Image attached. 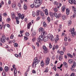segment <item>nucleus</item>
<instances>
[{"mask_svg":"<svg viewBox=\"0 0 76 76\" xmlns=\"http://www.w3.org/2000/svg\"><path fill=\"white\" fill-rule=\"evenodd\" d=\"M42 3V0H35L34 1V4H31L30 7L31 8H33L35 6L36 8H38L40 6V5Z\"/></svg>","mask_w":76,"mask_h":76,"instance_id":"obj_1","label":"nucleus"},{"mask_svg":"<svg viewBox=\"0 0 76 76\" xmlns=\"http://www.w3.org/2000/svg\"><path fill=\"white\" fill-rule=\"evenodd\" d=\"M6 41V36L4 35H3L2 37L0 38V42L3 43L5 42Z\"/></svg>","mask_w":76,"mask_h":76,"instance_id":"obj_2","label":"nucleus"},{"mask_svg":"<svg viewBox=\"0 0 76 76\" xmlns=\"http://www.w3.org/2000/svg\"><path fill=\"white\" fill-rule=\"evenodd\" d=\"M38 59L37 58H35L34 59V62H33V64L32 65V66L34 67V64H35V66H36V65L38 63Z\"/></svg>","mask_w":76,"mask_h":76,"instance_id":"obj_3","label":"nucleus"},{"mask_svg":"<svg viewBox=\"0 0 76 76\" xmlns=\"http://www.w3.org/2000/svg\"><path fill=\"white\" fill-rule=\"evenodd\" d=\"M44 39V38L43 37V36H39V38H38L37 39V41L38 42H40L41 41H42V40Z\"/></svg>","mask_w":76,"mask_h":76,"instance_id":"obj_4","label":"nucleus"},{"mask_svg":"<svg viewBox=\"0 0 76 76\" xmlns=\"http://www.w3.org/2000/svg\"><path fill=\"white\" fill-rule=\"evenodd\" d=\"M48 38L51 40L52 41H54V37L52 34H48Z\"/></svg>","mask_w":76,"mask_h":76,"instance_id":"obj_5","label":"nucleus"},{"mask_svg":"<svg viewBox=\"0 0 76 76\" xmlns=\"http://www.w3.org/2000/svg\"><path fill=\"white\" fill-rule=\"evenodd\" d=\"M71 33L72 36H73V37L75 36V28H73L71 29Z\"/></svg>","mask_w":76,"mask_h":76,"instance_id":"obj_6","label":"nucleus"},{"mask_svg":"<svg viewBox=\"0 0 76 76\" xmlns=\"http://www.w3.org/2000/svg\"><path fill=\"white\" fill-rule=\"evenodd\" d=\"M69 1L70 4H76V2L75 0H69Z\"/></svg>","mask_w":76,"mask_h":76,"instance_id":"obj_7","label":"nucleus"},{"mask_svg":"<svg viewBox=\"0 0 76 76\" xmlns=\"http://www.w3.org/2000/svg\"><path fill=\"white\" fill-rule=\"evenodd\" d=\"M50 58L47 57V59L45 60V63H46L47 65L49 64L50 63Z\"/></svg>","mask_w":76,"mask_h":76,"instance_id":"obj_8","label":"nucleus"},{"mask_svg":"<svg viewBox=\"0 0 76 76\" xmlns=\"http://www.w3.org/2000/svg\"><path fill=\"white\" fill-rule=\"evenodd\" d=\"M39 12H40V11H39V10H38L37 11L36 15L37 16H38V17H37L36 19V20H39V19H40V17H39Z\"/></svg>","mask_w":76,"mask_h":76,"instance_id":"obj_9","label":"nucleus"},{"mask_svg":"<svg viewBox=\"0 0 76 76\" xmlns=\"http://www.w3.org/2000/svg\"><path fill=\"white\" fill-rule=\"evenodd\" d=\"M18 16L19 19H20V18H21V19H23V18L25 17V16H24L21 15V14L20 13H18Z\"/></svg>","mask_w":76,"mask_h":76,"instance_id":"obj_10","label":"nucleus"},{"mask_svg":"<svg viewBox=\"0 0 76 76\" xmlns=\"http://www.w3.org/2000/svg\"><path fill=\"white\" fill-rule=\"evenodd\" d=\"M48 40V36H45V37L43 38V41L45 42H46V41H47Z\"/></svg>","mask_w":76,"mask_h":76,"instance_id":"obj_11","label":"nucleus"},{"mask_svg":"<svg viewBox=\"0 0 76 76\" xmlns=\"http://www.w3.org/2000/svg\"><path fill=\"white\" fill-rule=\"evenodd\" d=\"M44 30V28L42 27H40L39 28V32H43Z\"/></svg>","mask_w":76,"mask_h":76,"instance_id":"obj_12","label":"nucleus"},{"mask_svg":"<svg viewBox=\"0 0 76 76\" xmlns=\"http://www.w3.org/2000/svg\"><path fill=\"white\" fill-rule=\"evenodd\" d=\"M43 50H45V51H44L45 53H47V48L46 47H45V46H43Z\"/></svg>","mask_w":76,"mask_h":76,"instance_id":"obj_13","label":"nucleus"},{"mask_svg":"<svg viewBox=\"0 0 76 76\" xmlns=\"http://www.w3.org/2000/svg\"><path fill=\"white\" fill-rule=\"evenodd\" d=\"M24 32V31L23 30L22 31V30H21L20 31V34H21V35H20V34H19L18 35V37H21L22 36V37H23V35L22 34V33H23Z\"/></svg>","mask_w":76,"mask_h":76,"instance_id":"obj_14","label":"nucleus"},{"mask_svg":"<svg viewBox=\"0 0 76 76\" xmlns=\"http://www.w3.org/2000/svg\"><path fill=\"white\" fill-rule=\"evenodd\" d=\"M9 70V68L8 66H5V72H8V71Z\"/></svg>","mask_w":76,"mask_h":76,"instance_id":"obj_15","label":"nucleus"},{"mask_svg":"<svg viewBox=\"0 0 76 76\" xmlns=\"http://www.w3.org/2000/svg\"><path fill=\"white\" fill-rule=\"evenodd\" d=\"M66 15H69V13H70V10H69L68 8H67L66 9Z\"/></svg>","mask_w":76,"mask_h":76,"instance_id":"obj_16","label":"nucleus"},{"mask_svg":"<svg viewBox=\"0 0 76 76\" xmlns=\"http://www.w3.org/2000/svg\"><path fill=\"white\" fill-rule=\"evenodd\" d=\"M63 64L64 66H65L66 68H67V64L65 62H64L63 63Z\"/></svg>","mask_w":76,"mask_h":76,"instance_id":"obj_17","label":"nucleus"},{"mask_svg":"<svg viewBox=\"0 0 76 76\" xmlns=\"http://www.w3.org/2000/svg\"><path fill=\"white\" fill-rule=\"evenodd\" d=\"M72 8L73 10H74V13H76V9L75 8V7L74 6H72Z\"/></svg>","mask_w":76,"mask_h":76,"instance_id":"obj_18","label":"nucleus"},{"mask_svg":"<svg viewBox=\"0 0 76 76\" xmlns=\"http://www.w3.org/2000/svg\"><path fill=\"white\" fill-rule=\"evenodd\" d=\"M41 34H43V35H44V36L46 34H47V32L44 31V30L43 31V32H41Z\"/></svg>","mask_w":76,"mask_h":76,"instance_id":"obj_19","label":"nucleus"},{"mask_svg":"<svg viewBox=\"0 0 76 76\" xmlns=\"http://www.w3.org/2000/svg\"><path fill=\"white\" fill-rule=\"evenodd\" d=\"M62 18L63 20H65L66 18V16L65 15H63L62 16Z\"/></svg>","mask_w":76,"mask_h":76,"instance_id":"obj_20","label":"nucleus"},{"mask_svg":"<svg viewBox=\"0 0 76 76\" xmlns=\"http://www.w3.org/2000/svg\"><path fill=\"white\" fill-rule=\"evenodd\" d=\"M31 25V22L28 23L27 26L28 29H29V28H30V25Z\"/></svg>","mask_w":76,"mask_h":76,"instance_id":"obj_21","label":"nucleus"},{"mask_svg":"<svg viewBox=\"0 0 76 76\" xmlns=\"http://www.w3.org/2000/svg\"><path fill=\"white\" fill-rule=\"evenodd\" d=\"M67 55L68 57H70L71 58H73V56L70 53H67Z\"/></svg>","mask_w":76,"mask_h":76,"instance_id":"obj_22","label":"nucleus"},{"mask_svg":"<svg viewBox=\"0 0 76 76\" xmlns=\"http://www.w3.org/2000/svg\"><path fill=\"white\" fill-rule=\"evenodd\" d=\"M41 66L43 67L44 65V63L43 62V61H42L41 62Z\"/></svg>","mask_w":76,"mask_h":76,"instance_id":"obj_23","label":"nucleus"},{"mask_svg":"<svg viewBox=\"0 0 76 76\" xmlns=\"http://www.w3.org/2000/svg\"><path fill=\"white\" fill-rule=\"evenodd\" d=\"M68 61L70 64H72V63H73V60L72 59L69 60Z\"/></svg>","mask_w":76,"mask_h":76,"instance_id":"obj_24","label":"nucleus"},{"mask_svg":"<svg viewBox=\"0 0 76 76\" xmlns=\"http://www.w3.org/2000/svg\"><path fill=\"white\" fill-rule=\"evenodd\" d=\"M76 62H74V63H73V65H72V67H73V68H74L75 67V66H76Z\"/></svg>","mask_w":76,"mask_h":76,"instance_id":"obj_25","label":"nucleus"},{"mask_svg":"<svg viewBox=\"0 0 76 76\" xmlns=\"http://www.w3.org/2000/svg\"><path fill=\"white\" fill-rule=\"evenodd\" d=\"M12 7L13 9H15L16 8V5L14 4H12Z\"/></svg>","mask_w":76,"mask_h":76,"instance_id":"obj_26","label":"nucleus"},{"mask_svg":"<svg viewBox=\"0 0 76 76\" xmlns=\"http://www.w3.org/2000/svg\"><path fill=\"white\" fill-rule=\"evenodd\" d=\"M59 59L60 61H61L62 59H63V57L61 56V55L59 56Z\"/></svg>","mask_w":76,"mask_h":76,"instance_id":"obj_27","label":"nucleus"},{"mask_svg":"<svg viewBox=\"0 0 76 76\" xmlns=\"http://www.w3.org/2000/svg\"><path fill=\"white\" fill-rule=\"evenodd\" d=\"M68 26H69L72 24V21L71 20H69L68 21Z\"/></svg>","mask_w":76,"mask_h":76,"instance_id":"obj_28","label":"nucleus"},{"mask_svg":"<svg viewBox=\"0 0 76 76\" xmlns=\"http://www.w3.org/2000/svg\"><path fill=\"white\" fill-rule=\"evenodd\" d=\"M36 34L37 33H36V32L35 31H33V35L32 34L31 36H32V37H34V36H35V35H36Z\"/></svg>","mask_w":76,"mask_h":76,"instance_id":"obj_29","label":"nucleus"},{"mask_svg":"<svg viewBox=\"0 0 76 76\" xmlns=\"http://www.w3.org/2000/svg\"><path fill=\"white\" fill-rule=\"evenodd\" d=\"M24 10H27V6H26V4H25L24 6Z\"/></svg>","mask_w":76,"mask_h":76,"instance_id":"obj_30","label":"nucleus"},{"mask_svg":"<svg viewBox=\"0 0 76 76\" xmlns=\"http://www.w3.org/2000/svg\"><path fill=\"white\" fill-rule=\"evenodd\" d=\"M54 14L53 13H50V16H51V18H53L54 17V16H53V15Z\"/></svg>","mask_w":76,"mask_h":76,"instance_id":"obj_31","label":"nucleus"},{"mask_svg":"<svg viewBox=\"0 0 76 76\" xmlns=\"http://www.w3.org/2000/svg\"><path fill=\"white\" fill-rule=\"evenodd\" d=\"M14 76H16V73H17V70H14Z\"/></svg>","mask_w":76,"mask_h":76,"instance_id":"obj_32","label":"nucleus"},{"mask_svg":"<svg viewBox=\"0 0 76 76\" xmlns=\"http://www.w3.org/2000/svg\"><path fill=\"white\" fill-rule=\"evenodd\" d=\"M54 15L56 18H57L58 17V15H57V14L56 13V12H54Z\"/></svg>","mask_w":76,"mask_h":76,"instance_id":"obj_33","label":"nucleus"},{"mask_svg":"<svg viewBox=\"0 0 76 76\" xmlns=\"http://www.w3.org/2000/svg\"><path fill=\"white\" fill-rule=\"evenodd\" d=\"M65 10V7L64 6H63L62 8V12H64Z\"/></svg>","mask_w":76,"mask_h":76,"instance_id":"obj_34","label":"nucleus"},{"mask_svg":"<svg viewBox=\"0 0 76 76\" xmlns=\"http://www.w3.org/2000/svg\"><path fill=\"white\" fill-rule=\"evenodd\" d=\"M14 46L15 47H18V44L17 43H15L14 44Z\"/></svg>","mask_w":76,"mask_h":76,"instance_id":"obj_35","label":"nucleus"},{"mask_svg":"<svg viewBox=\"0 0 76 76\" xmlns=\"http://www.w3.org/2000/svg\"><path fill=\"white\" fill-rule=\"evenodd\" d=\"M43 26L44 27H46L47 26V24L45 23V22H44L43 23Z\"/></svg>","mask_w":76,"mask_h":76,"instance_id":"obj_36","label":"nucleus"},{"mask_svg":"<svg viewBox=\"0 0 76 76\" xmlns=\"http://www.w3.org/2000/svg\"><path fill=\"white\" fill-rule=\"evenodd\" d=\"M47 20L48 22H50L51 20H50V18L49 17H48L47 18Z\"/></svg>","mask_w":76,"mask_h":76,"instance_id":"obj_37","label":"nucleus"},{"mask_svg":"<svg viewBox=\"0 0 76 76\" xmlns=\"http://www.w3.org/2000/svg\"><path fill=\"white\" fill-rule=\"evenodd\" d=\"M13 37H14V35H13V34H11V35L10 37V38L11 39H13Z\"/></svg>","mask_w":76,"mask_h":76,"instance_id":"obj_38","label":"nucleus"},{"mask_svg":"<svg viewBox=\"0 0 76 76\" xmlns=\"http://www.w3.org/2000/svg\"><path fill=\"white\" fill-rule=\"evenodd\" d=\"M58 40H59V38L58 37H56V38L55 39V41H58Z\"/></svg>","mask_w":76,"mask_h":76,"instance_id":"obj_39","label":"nucleus"},{"mask_svg":"<svg viewBox=\"0 0 76 76\" xmlns=\"http://www.w3.org/2000/svg\"><path fill=\"white\" fill-rule=\"evenodd\" d=\"M40 15L41 16L44 17V14L43 12H42L40 13Z\"/></svg>","mask_w":76,"mask_h":76,"instance_id":"obj_40","label":"nucleus"},{"mask_svg":"<svg viewBox=\"0 0 76 76\" xmlns=\"http://www.w3.org/2000/svg\"><path fill=\"white\" fill-rule=\"evenodd\" d=\"M28 38L27 37H26L25 36L24 37V40H25V41H26V40H28Z\"/></svg>","mask_w":76,"mask_h":76,"instance_id":"obj_41","label":"nucleus"},{"mask_svg":"<svg viewBox=\"0 0 76 76\" xmlns=\"http://www.w3.org/2000/svg\"><path fill=\"white\" fill-rule=\"evenodd\" d=\"M25 35L26 36H27V37H29V34L28 32L26 33Z\"/></svg>","mask_w":76,"mask_h":76,"instance_id":"obj_42","label":"nucleus"},{"mask_svg":"<svg viewBox=\"0 0 76 76\" xmlns=\"http://www.w3.org/2000/svg\"><path fill=\"white\" fill-rule=\"evenodd\" d=\"M35 12H32V15H33V16L34 17H35Z\"/></svg>","mask_w":76,"mask_h":76,"instance_id":"obj_43","label":"nucleus"},{"mask_svg":"<svg viewBox=\"0 0 76 76\" xmlns=\"http://www.w3.org/2000/svg\"><path fill=\"white\" fill-rule=\"evenodd\" d=\"M49 47L50 48H51L52 47H53V46H52L51 44V43H49Z\"/></svg>","mask_w":76,"mask_h":76,"instance_id":"obj_44","label":"nucleus"},{"mask_svg":"<svg viewBox=\"0 0 76 76\" xmlns=\"http://www.w3.org/2000/svg\"><path fill=\"white\" fill-rule=\"evenodd\" d=\"M61 55H63V54H64V53L63 52V51H61L60 53H59Z\"/></svg>","mask_w":76,"mask_h":76,"instance_id":"obj_45","label":"nucleus"},{"mask_svg":"<svg viewBox=\"0 0 76 76\" xmlns=\"http://www.w3.org/2000/svg\"><path fill=\"white\" fill-rule=\"evenodd\" d=\"M12 18L13 19L15 18V14H12Z\"/></svg>","mask_w":76,"mask_h":76,"instance_id":"obj_46","label":"nucleus"},{"mask_svg":"<svg viewBox=\"0 0 76 76\" xmlns=\"http://www.w3.org/2000/svg\"><path fill=\"white\" fill-rule=\"evenodd\" d=\"M53 10L54 11H55L56 12H57V9L56 8H54Z\"/></svg>","mask_w":76,"mask_h":76,"instance_id":"obj_47","label":"nucleus"},{"mask_svg":"<svg viewBox=\"0 0 76 76\" xmlns=\"http://www.w3.org/2000/svg\"><path fill=\"white\" fill-rule=\"evenodd\" d=\"M0 22H2V18H1V16L0 15Z\"/></svg>","mask_w":76,"mask_h":76,"instance_id":"obj_48","label":"nucleus"},{"mask_svg":"<svg viewBox=\"0 0 76 76\" xmlns=\"http://www.w3.org/2000/svg\"><path fill=\"white\" fill-rule=\"evenodd\" d=\"M48 72V68L46 67V70H45V72L47 73Z\"/></svg>","mask_w":76,"mask_h":76,"instance_id":"obj_49","label":"nucleus"},{"mask_svg":"<svg viewBox=\"0 0 76 76\" xmlns=\"http://www.w3.org/2000/svg\"><path fill=\"white\" fill-rule=\"evenodd\" d=\"M18 56L19 57H21V52H20L18 54Z\"/></svg>","mask_w":76,"mask_h":76,"instance_id":"obj_50","label":"nucleus"},{"mask_svg":"<svg viewBox=\"0 0 76 76\" xmlns=\"http://www.w3.org/2000/svg\"><path fill=\"white\" fill-rule=\"evenodd\" d=\"M56 49V50H57L58 48V45H56V47H55Z\"/></svg>","mask_w":76,"mask_h":76,"instance_id":"obj_51","label":"nucleus"},{"mask_svg":"<svg viewBox=\"0 0 76 76\" xmlns=\"http://www.w3.org/2000/svg\"><path fill=\"white\" fill-rule=\"evenodd\" d=\"M4 73V72H3L2 73V75L3 76H6V74L5 73V72H4V73Z\"/></svg>","mask_w":76,"mask_h":76,"instance_id":"obj_52","label":"nucleus"},{"mask_svg":"<svg viewBox=\"0 0 76 76\" xmlns=\"http://www.w3.org/2000/svg\"><path fill=\"white\" fill-rule=\"evenodd\" d=\"M10 18H8L7 19V22H9V21H10Z\"/></svg>","mask_w":76,"mask_h":76,"instance_id":"obj_53","label":"nucleus"},{"mask_svg":"<svg viewBox=\"0 0 76 76\" xmlns=\"http://www.w3.org/2000/svg\"><path fill=\"white\" fill-rule=\"evenodd\" d=\"M63 51H64V52H65V51H66V48H65V47H63Z\"/></svg>","mask_w":76,"mask_h":76,"instance_id":"obj_54","label":"nucleus"},{"mask_svg":"<svg viewBox=\"0 0 76 76\" xmlns=\"http://www.w3.org/2000/svg\"><path fill=\"white\" fill-rule=\"evenodd\" d=\"M61 14H59L58 15V17L57 18H60V17H61Z\"/></svg>","mask_w":76,"mask_h":76,"instance_id":"obj_55","label":"nucleus"},{"mask_svg":"<svg viewBox=\"0 0 76 76\" xmlns=\"http://www.w3.org/2000/svg\"><path fill=\"white\" fill-rule=\"evenodd\" d=\"M3 15L4 16H7V13H4Z\"/></svg>","mask_w":76,"mask_h":76,"instance_id":"obj_56","label":"nucleus"},{"mask_svg":"<svg viewBox=\"0 0 76 76\" xmlns=\"http://www.w3.org/2000/svg\"><path fill=\"white\" fill-rule=\"evenodd\" d=\"M67 37H65L64 38L65 41H67Z\"/></svg>","mask_w":76,"mask_h":76,"instance_id":"obj_57","label":"nucleus"},{"mask_svg":"<svg viewBox=\"0 0 76 76\" xmlns=\"http://www.w3.org/2000/svg\"><path fill=\"white\" fill-rule=\"evenodd\" d=\"M18 6H19V7H21V5L20 4V3H18Z\"/></svg>","mask_w":76,"mask_h":76,"instance_id":"obj_58","label":"nucleus"},{"mask_svg":"<svg viewBox=\"0 0 76 76\" xmlns=\"http://www.w3.org/2000/svg\"><path fill=\"white\" fill-rule=\"evenodd\" d=\"M68 44H69V43H67V42H65L64 44V45H65V46H67V45H68Z\"/></svg>","mask_w":76,"mask_h":76,"instance_id":"obj_59","label":"nucleus"},{"mask_svg":"<svg viewBox=\"0 0 76 76\" xmlns=\"http://www.w3.org/2000/svg\"><path fill=\"white\" fill-rule=\"evenodd\" d=\"M70 76H75V73H72Z\"/></svg>","mask_w":76,"mask_h":76,"instance_id":"obj_60","label":"nucleus"},{"mask_svg":"<svg viewBox=\"0 0 76 76\" xmlns=\"http://www.w3.org/2000/svg\"><path fill=\"white\" fill-rule=\"evenodd\" d=\"M2 69L3 68H2V67H0V71H1H1H2Z\"/></svg>","mask_w":76,"mask_h":76,"instance_id":"obj_61","label":"nucleus"},{"mask_svg":"<svg viewBox=\"0 0 76 76\" xmlns=\"http://www.w3.org/2000/svg\"><path fill=\"white\" fill-rule=\"evenodd\" d=\"M15 19L16 21L18 20H19V18H18V17H15Z\"/></svg>","mask_w":76,"mask_h":76,"instance_id":"obj_62","label":"nucleus"},{"mask_svg":"<svg viewBox=\"0 0 76 76\" xmlns=\"http://www.w3.org/2000/svg\"><path fill=\"white\" fill-rule=\"evenodd\" d=\"M15 56L16 57H18V54H15Z\"/></svg>","mask_w":76,"mask_h":76,"instance_id":"obj_63","label":"nucleus"},{"mask_svg":"<svg viewBox=\"0 0 76 76\" xmlns=\"http://www.w3.org/2000/svg\"><path fill=\"white\" fill-rule=\"evenodd\" d=\"M17 24H19V21L18 20L16 21Z\"/></svg>","mask_w":76,"mask_h":76,"instance_id":"obj_64","label":"nucleus"}]
</instances>
